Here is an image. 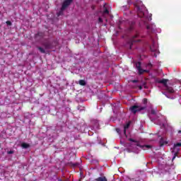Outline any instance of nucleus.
<instances>
[{
    "label": "nucleus",
    "mask_w": 181,
    "mask_h": 181,
    "mask_svg": "<svg viewBox=\"0 0 181 181\" xmlns=\"http://www.w3.org/2000/svg\"><path fill=\"white\" fill-rule=\"evenodd\" d=\"M129 141L132 142L131 147H132V149H134V151H135V149H139V148H141L144 151H146V149H152L151 145L141 146L139 144V142H138L132 139H129Z\"/></svg>",
    "instance_id": "obj_1"
},
{
    "label": "nucleus",
    "mask_w": 181,
    "mask_h": 181,
    "mask_svg": "<svg viewBox=\"0 0 181 181\" xmlns=\"http://www.w3.org/2000/svg\"><path fill=\"white\" fill-rule=\"evenodd\" d=\"M136 9L138 12V16L140 18H148L146 13H148V10H146V7L142 3H139L137 6H136Z\"/></svg>",
    "instance_id": "obj_2"
},
{
    "label": "nucleus",
    "mask_w": 181,
    "mask_h": 181,
    "mask_svg": "<svg viewBox=\"0 0 181 181\" xmlns=\"http://www.w3.org/2000/svg\"><path fill=\"white\" fill-rule=\"evenodd\" d=\"M168 81H169L168 79H162V80L157 79L156 81V83H159L160 84H163V86H164L165 90H166V91H168V93L172 94V93H175V90H173V88H172L171 86H169L168 85Z\"/></svg>",
    "instance_id": "obj_3"
},
{
    "label": "nucleus",
    "mask_w": 181,
    "mask_h": 181,
    "mask_svg": "<svg viewBox=\"0 0 181 181\" xmlns=\"http://www.w3.org/2000/svg\"><path fill=\"white\" fill-rule=\"evenodd\" d=\"M146 106H138L134 105L130 107V111L132 114H136V112H141V111H145Z\"/></svg>",
    "instance_id": "obj_4"
},
{
    "label": "nucleus",
    "mask_w": 181,
    "mask_h": 181,
    "mask_svg": "<svg viewBox=\"0 0 181 181\" xmlns=\"http://www.w3.org/2000/svg\"><path fill=\"white\" fill-rule=\"evenodd\" d=\"M180 146L181 143L175 144L172 152H173V153L176 155V153H178V152L180 151Z\"/></svg>",
    "instance_id": "obj_5"
},
{
    "label": "nucleus",
    "mask_w": 181,
    "mask_h": 181,
    "mask_svg": "<svg viewBox=\"0 0 181 181\" xmlns=\"http://www.w3.org/2000/svg\"><path fill=\"white\" fill-rule=\"evenodd\" d=\"M136 69L138 70L139 74H144V73L148 72V71L141 69V62L136 63Z\"/></svg>",
    "instance_id": "obj_6"
},
{
    "label": "nucleus",
    "mask_w": 181,
    "mask_h": 181,
    "mask_svg": "<svg viewBox=\"0 0 181 181\" xmlns=\"http://www.w3.org/2000/svg\"><path fill=\"white\" fill-rule=\"evenodd\" d=\"M42 46H44L45 49H53V45L50 41H45L42 42Z\"/></svg>",
    "instance_id": "obj_7"
},
{
    "label": "nucleus",
    "mask_w": 181,
    "mask_h": 181,
    "mask_svg": "<svg viewBox=\"0 0 181 181\" xmlns=\"http://www.w3.org/2000/svg\"><path fill=\"white\" fill-rule=\"evenodd\" d=\"M70 4H71V3L69 2V1L65 0V1L63 2V4H62V10H65L66 8H67V6H69Z\"/></svg>",
    "instance_id": "obj_8"
},
{
    "label": "nucleus",
    "mask_w": 181,
    "mask_h": 181,
    "mask_svg": "<svg viewBox=\"0 0 181 181\" xmlns=\"http://www.w3.org/2000/svg\"><path fill=\"white\" fill-rule=\"evenodd\" d=\"M92 124H93L94 128H96L97 129H98V128H100V124L98 123V120H97V119L93 120Z\"/></svg>",
    "instance_id": "obj_9"
},
{
    "label": "nucleus",
    "mask_w": 181,
    "mask_h": 181,
    "mask_svg": "<svg viewBox=\"0 0 181 181\" xmlns=\"http://www.w3.org/2000/svg\"><path fill=\"white\" fill-rule=\"evenodd\" d=\"M131 125V122H129L124 127V134H127V129L129 128V126Z\"/></svg>",
    "instance_id": "obj_10"
},
{
    "label": "nucleus",
    "mask_w": 181,
    "mask_h": 181,
    "mask_svg": "<svg viewBox=\"0 0 181 181\" xmlns=\"http://www.w3.org/2000/svg\"><path fill=\"white\" fill-rule=\"evenodd\" d=\"M30 146V145H29V144H27V143L21 144V148H23V149H28V148H29Z\"/></svg>",
    "instance_id": "obj_11"
},
{
    "label": "nucleus",
    "mask_w": 181,
    "mask_h": 181,
    "mask_svg": "<svg viewBox=\"0 0 181 181\" xmlns=\"http://www.w3.org/2000/svg\"><path fill=\"white\" fill-rule=\"evenodd\" d=\"M69 166H71V168H76L77 166H78V165H80L78 163H73V162H69Z\"/></svg>",
    "instance_id": "obj_12"
},
{
    "label": "nucleus",
    "mask_w": 181,
    "mask_h": 181,
    "mask_svg": "<svg viewBox=\"0 0 181 181\" xmlns=\"http://www.w3.org/2000/svg\"><path fill=\"white\" fill-rule=\"evenodd\" d=\"M151 52H153V53H155V52H156L158 50V47H156V45H155V43L153 44V46L151 47Z\"/></svg>",
    "instance_id": "obj_13"
},
{
    "label": "nucleus",
    "mask_w": 181,
    "mask_h": 181,
    "mask_svg": "<svg viewBox=\"0 0 181 181\" xmlns=\"http://www.w3.org/2000/svg\"><path fill=\"white\" fill-rule=\"evenodd\" d=\"M136 42V40L132 39L129 41V49H132V45H134V42Z\"/></svg>",
    "instance_id": "obj_14"
},
{
    "label": "nucleus",
    "mask_w": 181,
    "mask_h": 181,
    "mask_svg": "<svg viewBox=\"0 0 181 181\" xmlns=\"http://www.w3.org/2000/svg\"><path fill=\"white\" fill-rule=\"evenodd\" d=\"M95 181H107L105 177H99L98 178L95 179Z\"/></svg>",
    "instance_id": "obj_15"
},
{
    "label": "nucleus",
    "mask_w": 181,
    "mask_h": 181,
    "mask_svg": "<svg viewBox=\"0 0 181 181\" xmlns=\"http://www.w3.org/2000/svg\"><path fill=\"white\" fill-rule=\"evenodd\" d=\"M165 144H168V143H166V141H165L163 138H160V146H163V145H165Z\"/></svg>",
    "instance_id": "obj_16"
},
{
    "label": "nucleus",
    "mask_w": 181,
    "mask_h": 181,
    "mask_svg": "<svg viewBox=\"0 0 181 181\" xmlns=\"http://www.w3.org/2000/svg\"><path fill=\"white\" fill-rule=\"evenodd\" d=\"M37 49L38 50H40V53H43V54L46 53V51L45 50V49H43V47H37Z\"/></svg>",
    "instance_id": "obj_17"
},
{
    "label": "nucleus",
    "mask_w": 181,
    "mask_h": 181,
    "mask_svg": "<svg viewBox=\"0 0 181 181\" xmlns=\"http://www.w3.org/2000/svg\"><path fill=\"white\" fill-rule=\"evenodd\" d=\"M146 29H147V30H151V32H153V30H155L153 29V27H152L151 25H146Z\"/></svg>",
    "instance_id": "obj_18"
},
{
    "label": "nucleus",
    "mask_w": 181,
    "mask_h": 181,
    "mask_svg": "<svg viewBox=\"0 0 181 181\" xmlns=\"http://www.w3.org/2000/svg\"><path fill=\"white\" fill-rule=\"evenodd\" d=\"M39 36H40L41 37H43L44 36L43 33H38L37 34H36L35 37L37 38L39 37Z\"/></svg>",
    "instance_id": "obj_19"
},
{
    "label": "nucleus",
    "mask_w": 181,
    "mask_h": 181,
    "mask_svg": "<svg viewBox=\"0 0 181 181\" xmlns=\"http://www.w3.org/2000/svg\"><path fill=\"white\" fill-rule=\"evenodd\" d=\"M64 10H62V7L61 8V10L59 11V12H58L57 13V16H62V15H63V11H64Z\"/></svg>",
    "instance_id": "obj_20"
},
{
    "label": "nucleus",
    "mask_w": 181,
    "mask_h": 181,
    "mask_svg": "<svg viewBox=\"0 0 181 181\" xmlns=\"http://www.w3.org/2000/svg\"><path fill=\"white\" fill-rule=\"evenodd\" d=\"M80 86H86V81L84 80H80L79 81Z\"/></svg>",
    "instance_id": "obj_21"
},
{
    "label": "nucleus",
    "mask_w": 181,
    "mask_h": 181,
    "mask_svg": "<svg viewBox=\"0 0 181 181\" xmlns=\"http://www.w3.org/2000/svg\"><path fill=\"white\" fill-rule=\"evenodd\" d=\"M163 94H164V95H165L167 97V98L173 99V98L169 96V93H163Z\"/></svg>",
    "instance_id": "obj_22"
},
{
    "label": "nucleus",
    "mask_w": 181,
    "mask_h": 181,
    "mask_svg": "<svg viewBox=\"0 0 181 181\" xmlns=\"http://www.w3.org/2000/svg\"><path fill=\"white\" fill-rule=\"evenodd\" d=\"M7 153H8V155H12V154L15 153V151H7Z\"/></svg>",
    "instance_id": "obj_23"
},
{
    "label": "nucleus",
    "mask_w": 181,
    "mask_h": 181,
    "mask_svg": "<svg viewBox=\"0 0 181 181\" xmlns=\"http://www.w3.org/2000/svg\"><path fill=\"white\" fill-rule=\"evenodd\" d=\"M6 25H8V26H12V22H11V21H6Z\"/></svg>",
    "instance_id": "obj_24"
},
{
    "label": "nucleus",
    "mask_w": 181,
    "mask_h": 181,
    "mask_svg": "<svg viewBox=\"0 0 181 181\" xmlns=\"http://www.w3.org/2000/svg\"><path fill=\"white\" fill-rule=\"evenodd\" d=\"M143 103H144V104L146 105V104L148 103V99L144 98V99L143 100Z\"/></svg>",
    "instance_id": "obj_25"
},
{
    "label": "nucleus",
    "mask_w": 181,
    "mask_h": 181,
    "mask_svg": "<svg viewBox=\"0 0 181 181\" xmlns=\"http://www.w3.org/2000/svg\"><path fill=\"white\" fill-rule=\"evenodd\" d=\"M104 13H110V11H108V9H107V8H105Z\"/></svg>",
    "instance_id": "obj_26"
},
{
    "label": "nucleus",
    "mask_w": 181,
    "mask_h": 181,
    "mask_svg": "<svg viewBox=\"0 0 181 181\" xmlns=\"http://www.w3.org/2000/svg\"><path fill=\"white\" fill-rule=\"evenodd\" d=\"M151 114L153 115H155L156 114V111L153 110H151Z\"/></svg>",
    "instance_id": "obj_27"
},
{
    "label": "nucleus",
    "mask_w": 181,
    "mask_h": 181,
    "mask_svg": "<svg viewBox=\"0 0 181 181\" xmlns=\"http://www.w3.org/2000/svg\"><path fill=\"white\" fill-rule=\"evenodd\" d=\"M98 22H99V23H103V18H98Z\"/></svg>",
    "instance_id": "obj_28"
},
{
    "label": "nucleus",
    "mask_w": 181,
    "mask_h": 181,
    "mask_svg": "<svg viewBox=\"0 0 181 181\" xmlns=\"http://www.w3.org/2000/svg\"><path fill=\"white\" fill-rule=\"evenodd\" d=\"M132 81V83H138V80H132V81Z\"/></svg>",
    "instance_id": "obj_29"
},
{
    "label": "nucleus",
    "mask_w": 181,
    "mask_h": 181,
    "mask_svg": "<svg viewBox=\"0 0 181 181\" xmlns=\"http://www.w3.org/2000/svg\"><path fill=\"white\" fill-rule=\"evenodd\" d=\"M139 90H142V86H138Z\"/></svg>",
    "instance_id": "obj_30"
},
{
    "label": "nucleus",
    "mask_w": 181,
    "mask_h": 181,
    "mask_svg": "<svg viewBox=\"0 0 181 181\" xmlns=\"http://www.w3.org/2000/svg\"><path fill=\"white\" fill-rule=\"evenodd\" d=\"M68 1L69 2H70L71 4L73 2V0H66Z\"/></svg>",
    "instance_id": "obj_31"
},
{
    "label": "nucleus",
    "mask_w": 181,
    "mask_h": 181,
    "mask_svg": "<svg viewBox=\"0 0 181 181\" xmlns=\"http://www.w3.org/2000/svg\"><path fill=\"white\" fill-rule=\"evenodd\" d=\"M176 158V156H174L173 157V160H175V158Z\"/></svg>",
    "instance_id": "obj_32"
},
{
    "label": "nucleus",
    "mask_w": 181,
    "mask_h": 181,
    "mask_svg": "<svg viewBox=\"0 0 181 181\" xmlns=\"http://www.w3.org/2000/svg\"><path fill=\"white\" fill-rule=\"evenodd\" d=\"M148 66H149V67H152V64H148Z\"/></svg>",
    "instance_id": "obj_33"
},
{
    "label": "nucleus",
    "mask_w": 181,
    "mask_h": 181,
    "mask_svg": "<svg viewBox=\"0 0 181 181\" xmlns=\"http://www.w3.org/2000/svg\"><path fill=\"white\" fill-rule=\"evenodd\" d=\"M148 21H152V18L149 17Z\"/></svg>",
    "instance_id": "obj_34"
},
{
    "label": "nucleus",
    "mask_w": 181,
    "mask_h": 181,
    "mask_svg": "<svg viewBox=\"0 0 181 181\" xmlns=\"http://www.w3.org/2000/svg\"><path fill=\"white\" fill-rule=\"evenodd\" d=\"M116 131H117V132H119V129H117Z\"/></svg>",
    "instance_id": "obj_35"
},
{
    "label": "nucleus",
    "mask_w": 181,
    "mask_h": 181,
    "mask_svg": "<svg viewBox=\"0 0 181 181\" xmlns=\"http://www.w3.org/2000/svg\"><path fill=\"white\" fill-rule=\"evenodd\" d=\"M153 56H154L155 57H156V53H154V54H153Z\"/></svg>",
    "instance_id": "obj_36"
},
{
    "label": "nucleus",
    "mask_w": 181,
    "mask_h": 181,
    "mask_svg": "<svg viewBox=\"0 0 181 181\" xmlns=\"http://www.w3.org/2000/svg\"><path fill=\"white\" fill-rule=\"evenodd\" d=\"M104 8H105V5H104Z\"/></svg>",
    "instance_id": "obj_37"
}]
</instances>
